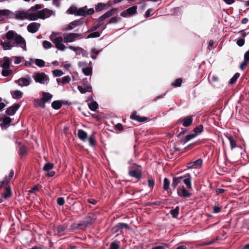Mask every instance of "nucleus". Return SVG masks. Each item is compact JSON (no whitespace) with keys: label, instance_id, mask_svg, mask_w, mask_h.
I'll list each match as a JSON object with an SVG mask.
<instances>
[{"label":"nucleus","instance_id":"nucleus-1","mask_svg":"<svg viewBox=\"0 0 249 249\" xmlns=\"http://www.w3.org/2000/svg\"><path fill=\"white\" fill-rule=\"evenodd\" d=\"M0 45L4 50H10L16 47L21 48L24 51H27L25 39L13 30H10L1 36Z\"/></svg>","mask_w":249,"mask_h":249},{"label":"nucleus","instance_id":"nucleus-2","mask_svg":"<svg viewBox=\"0 0 249 249\" xmlns=\"http://www.w3.org/2000/svg\"><path fill=\"white\" fill-rule=\"evenodd\" d=\"M42 8V6L40 4H36L35 6L30 8L28 11L27 16L28 20H36L40 18L39 9Z\"/></svg>","mask_w":249,"mask_h":249},{"label":"nucleus","instance_id":"nucleus-3","mask_svg":"<svg viewBox=\"0 0 249 249\" xmlns=\"http://www.w3.org/2000/svg\"><path fill=\"white\" fill-rule=\"evenodd\" d=\"M33 78L36 83L44 85H48L50 81L48 76L44 72H35Z\"/></svg>","mask_w":249,"mask_h":249},{"label":"nucleus","instance_id":"nucleus-4","mask_svg":"<svg viewBox=\"0 0 249 249\" xmlns=\"http://www.w3.org/2000/svg\"><path fill=\"white\" fill-rule=\"evenodd\" d=\"M50 40L54 44L55 47L58 50L61 51H63L66 49V46L63 43V39L62 36H53V35H51L50 36Z\"/></svg>","mask_w":249,"mask_h":249},{"label":"nucleus","instance_id":"nucleus-5","mask_svg":"<svg viewBox=\"0 0 249 249\" xmlns=\"http://www.w3.org/2000/svg\"><path fill=\"white\" fill-rule=\"evenodd\" d=\"M129 175L132 177L140 179L142 177L141 166L134 165L129 167Z\"/></svg>","mask_w":249,"mask_h":249},{"label":"nucleus","instance_id":"nucleus-6","mask_svg":"<svg viewBox=\"0 0 249 249\" xmlns=\"http://www.w3.org/2000/svg\"><path fill=\"white\" fill-rule=\"evenodd\" d=\"M31 82L32 79L29 75L21 77L15 81V83L21 88L30 86Z\"/></svg>","mask_w":249,"mask_h":249},{"label":"nucleus","instance_id":"nucleus-7","mask_svg":"<svg viewBox=\"0 0 249 249\" xmlns=\"http://www.w3.org/2000/svg\"><path fill=\"white\" fill-rule=\"evenodd\" d=\"M77 89L81 93L91 91V87L86 78L83 79L82 86H78Z\"/></svg>","mask_w":249,"mask_h":249},{"label":"nucleus","instance_id":"nucleus-8","mask_svg":"<svg viewBox=\"0 0 249 249\" xmlns=\"http://www.w3.org/2000/svg\"><path fill=\"white\" fill-rule=\"evenodd\" d=\"M81 34L70 33L64 34V41L65 43H70L74 41L77 38L80 36Z\"/></svg>","mask_w":249,"mask_h":249},{"label":"nucleus","instance_id":"nucleus-9","mask_svg":"<svg viewBox=\"0 0 249 249\" xmlns=\"http://www.w3.org/2000/svg\"><path fill=\"white\" fill-rule=\"evenodd\" d=\"M40 18L45 19L49 18L51 16H54L55 12L54 11L50 10L47 8L43 9L39 11Z\"/></svg>","mask_w":249,"mask_h":249},{"label":"nucleus","instance_id":"nucleus-10","mask_svg":"<svg viewBox=\"0 0 249 249\" xmlns=\"http://www.w3.org/2000/svg\"><path fill=\"white\" fill-rule=\"evenodd\" d=\"M93 222V219L90 216H88L86 217L84 220L81 221L80 223L77 224V226L75 228H79L81 227L83 228H86L89 225L91 224ZM72 228H75V227L71 226Z\"/></svg>","mask_w":249,"mask_h":249},{"label":"nucleus","instance_id":"nucleus-11","mask_svg":"<svg viewBox=\"0 0 249 249\" xmlns=\"http://www.w3.org/2000/svg\"><path fill=\"white\" fill-rule=\"evenodd\" d=\"M137 7L136 6H133L130 8H128L126 10L123 11L121 13V16L123 17H127L129 16H131L135 14L137 12Z\"/></svg>","mask_w":249,"mask_h":249},{"label":"nucleus","instance_id":"nucleus-12","mask_svg":"<svg viewBox=\"0 0 249 249\" xmlns=\"http://www.w3.org/2000/svg\"><path fill=\"white\" fill-rule=\"evenodd\" d=\"M69 48L70 50L74 51L76 53V54H82L83 56H88V53L87 51L81 47L70 46Z\"/></svg>","mask_w":249,"mask_h":249},{"label":"nucleus","instance_id":"nucleus-13","mask_svg":"<svg viewBox=\"0 0 249 249\" xmlns=\"http://www.w3.org/2000/svg\"><path fill=\"white\" fill-rule=\"evenodd\" d=\"M40 27V24L37 22H32L27 26V30L31 33H35Z\"/></svg>","mask_w":249,"mask_h":249},{"label":"nucleus","instance_id":"nucleus-14","mask_svg":"<svg viewBox=\"0 0 249 249\" xmlns=\"http://www.w3.org/2000/svg\"><path fill=\"white\" fill-rule=\"evenodd\" d=\"M203 161L201 159H198L195 161H191L187 165V167L189 169L198 168L202 165Z\"/></svg>","mask_w":249,"mask_h":249},{"label":"nucleus","instance_id":"nucleus-15","mask_svg":"<svg viewBox=\"0 0 249 249\" xmlns=\"http://www.w3.org/2000/svg\"><path fill=\"white\" fill-rule=\"evenodd\" d=\"M177 193L178 196L183 197H188L191 195V193L187 191L183 186L181 187H178L177 189Z\"/></svg>","mask_w":249,"mask_h":249},{"label":"nucleus","instance_id":"nucleus-16","mask_svg":"<svg viewBox=\"0 0 249 249\" xmlns=\"http://www.w3.org/2000/svg\"><path fill=\"white\" fill-rule=\"evenodd\" d=\"M181 122L184 126L188 127L192 124L193 117L192 116H186L182 119Z\"/></svg>","mask_w":249,"mask_h":249},{"label":"nucleus","instance_id":"nucleus-17","mask_svg":"<svg viewBox=\"0 0 249 249\" xmlns=\"http://www.w3.org/2000/svg\"><path fill=\"white\" fill-rule=\"evenodd\" d=\"M117 11V8H113L107 12L106 13H105L103 15H102L101 17H100L99 18L103 21L111 17L113 15H114L116 12Z\"/></svg>","mask_w":249,"mask_h":249},{"label":"nucleus","instance_id":"nucleus-18","mask_svg":"<svg viewBox=\"0 0 249 249\" xmlns=\"http://www.w3.org/2000/svg\"><path fill=\"white\" fill-rule=\"evenodd\" d=\"M27 14L28 11H18L15 14V18L16 19L20 20L28 19Z\"/></svg>","mask_w":249,"mask_h":249},{"label":"nucleus","instance_id":"nucleus-19","mask_svg":"<svg viewBox=\"0 0 249 249\" xmlns=\"http://www.w3.org/2000/svg\"><path fill=\"white\" fill-rule=\"evenodd\" d=\"M183 177H175L173 178L172 186L174 188H176L178 185L181 184L182 183Z\"/></svg>","mask_w":249,"mask_h":249},{"label":"nucleus","instance_id":"nucleus-20","mask_svg":"<svg viewBox=\"0 0 249 249\" xmlns=\"http://www.w3.org/2000/svg\"><path fill=\"white\" fill-rule=\"evenodd\" d=\"M19 107V105H16L8 107L6 110V114L8 115H14L18 109Z\"/></svg>","mask_w":249,"mask_h":249},{"label":"nucleus","instance_id":"nucleus-21","mask_svg":"<svg viewBox=\"0 0 249 249\" xmlns=\"http://www.w3.org/2000/svg\"><path fill=\"white\" fill-rule=\"evenodd\" d=\"M13 176L14 171L13 170H11L10 171L9 177H6L2 181L0 182V188H1L4 185L8 184Z\"/></svg>","mask_w":249,"mask_h":249},{"label":"nucleus","instance_id":"nucleus-22","mask_svg":"<svg viewBox=\"0 0 249 249\" xmlns=\"http://www.w3.org/2000/svg\"><path fill=\"white\" fill-rule=\"evenodd\" d=\"M182 182H183L188 189L192 188L191 179L190 175H186L183 177Z\"/></svg>","mask_w":249,"mask_h":249},{"label":"nucleus","instance_id":"nucleus-23","mask_svg":"<svg viewBox=\"0 0 249 249\" xmlns=\"http://www.w3.org/2000/svg\"><path fill=\"white\" fill-rule=\"evenodd\" d=\"M34 105L36 107L44 108L45 107V103L42 98L36 99L34 101Z\"/></svg>","mask_w":249,"mask_h":249},{"label":"nucleus","instance_id":"nucleus-24","mask_svg":"<svg viewBox=\"0 0 249 249\" xmlns=\"http://www.w3.org/2000/svg\"><path fill=\"white\" fill-rule=\"evenodd\" d=\"M11 61L8 57H4L1 61V66L3 69L10 68Z\"/></svg>","mask_w":249,"mask_h":249},{"label":"nucleus","instance_id":"nucleus-25","mask_svg":"<svg viewBox=\"0 0 249 249\" xmlns=\"http://www.w3.org/2000/svg\"><path fill=\"white\" fill-rule=\"evenodd\" d=\"M11 94L14 99L18 100L22 98L23 92L18 90H15L11 92Z\"/></svg>","mask_w":249,"mask_h":249},{"label":"nucleus","instance_id":"nucleus-26","mask_svg":"<svg viewBox=\"0 0 249 249\" xmlns=\"http://www.w3.org/2000/svg\"><path fill=\"white\" fill-rule=\"evenodd\" d=\"M77 135L78 138L83 141H85L88 138L87 133L82 129H79L78 131Z\"/></svg>","mask_w":249,"mask_h":249},{"label":"nucleus","instance_id":"nucleus-27","mask_svg":"<svg viewBox=\"0 0 249 249\" xmlns=\"http://www.w3.org/2000/svg\"><path fill=\"white\" fill-rule=\"evenodd\" d=\"M131 118L139 122H143L147 120L146 117H142L134 112L131 116Z\"/></svg>","mask_w":249,"mask_h":249},{"label":"nucleus","instance_id":"nucleus-28","mask_svg":"<svg viewBox=\"0 0 249 249\" xmlns=\"http://www.w3.org/2000/svg\"><path fill=\"white\" fill-rule=\"evenodd\" d=\"M104 23V21H103L100 18H99L98 20V23L92 27L90 29L88 30V32L90 33L94 31L97 29L99 28L101 25H102Z\"/></svg>","mask_w":249,"mask_h":249},{"label":"nucleus","instance_id":"nucleus-29","mask_svg":"<svg viewBox=\"0 0 249 249\" xmlns=\"http://www.w3.org/2000/svg\"><path fill=\"white\" fill-rule=\"evenodd\" d=\"M170 184V180L167 178H165L163 180V188L164 190L167 191L168 193H169L170 191L169 189Z\"/></svg>","mask_w":249,"mask_h":249},{"label":"nucleus","instance_id":"nucleus-30","mask_svg":"<svg viewBox=\"0 0 249 249\" xmlns=\"http://www.w3.org/2000/svg\"><path fill=\"white\" fill-rule=\"evenodd\" d=\"M87 6L77 8L76 16H85L86 15Z\"/></svg>","mask_w":249,"mask_h":249},{"label":"nucleus","instance_id":"nucleus-31","mask_svg":"<svg viewBox=\"0 0 249 249\" xmlns=\"http://www.w3.org/2000/svg\"><path fill=\"white\" fill-rule=\"evenodd\" d=\"M52 95L50 93L44 92L42 93V98L44 101L45 103H46V102L50 101L52 99Z\"/></svg>","mask_w":249,"mask_h":249},{"label":"nucleus","instance_id":"nucleus-32","mask_svg":"<svg viewBox=\"0 0 249 249\" xmlns=\"http://www.w3.org/2000/svg\"><path fill=\"white\" fill-rule=\"evenodd\" d=\"M71 77L69 76H66L63 77L61 80L60 79H57V82L59 84L61 82L63 84L69 83L71 81Z\"/></svg>","mask_w":249,"mask_h":249},{"label":"nucleus","instance_id":"nucleus-33","mask_svg":"<svg viewBox=\"0 0 249 249\" xmlns=\"http://www.w3.org/2000/svg\"><path fill=\"white\" fill-rule=\"evenodd\" d=\"M82 71L86 75L90 76L91 75L92 72V67H88L87 68H83Z\"/></svg>","mask_w":249,"mask_h":249},{"label":"nucleus","instance_id":"nucleus-34","mask_svg":"<svg viewBox=\"0 0 249 249\" xmlns=\"http://www.w3.org/2000/svg\"><path fill=\"white\" fill-rule=\"evenodd\" d=\"M227 138L229 140L230 142V145L231 149H232L233 148L236 146V142L231 136H227Z\"/></svg>","mask_w":249,"mask_h":249},{"label":"nucleus","instance_id":"nucleus-35","mask_svg":"<svg viewBox=\"0 0 249 249\" xmlns=\"http://www.w3.org/2000/svg\"><path fill=\"white\" fill-rule=\"evenodd\" d=\"M179 208L178 206L176 207L175 209L170 210V213L173 217L176 218L177 217L179 213Z\"/></svg>","mask_w":249,"mask_h":249},{"label":"nucleus","instance_id":"nucleus-36","mask_svg":"<svg viewBox=\"0 0 249 249\" xmlns=\"http://www.w3.org/2000/svg\"><path fill=\"white\" fill-rule=\"evenodd\" d=\"M89 108L92 111H95L98 107V104L94 101H91L89 103Z\"/></svg>","mask_w":249,"mask_h":249},{"label":"nucleus","instance_id":"nucleus-37","mask_svg":"<svg viewBox=\"0 0 249 249\" xmlns=\"http://www.w3.org/2000/svg\"><path fill=\"white\" fill-rule=\"evenodd\" d=\"M54 167V165L53 163L49 162L46 163L43 167V170L45 171H49L51 169H52Z\"/></svg>","mask_w":249,"mask_h":249},{"label":"nucleus","instance_id":"nucleus-38","mask_svg":"<svg viewBox=\"0 0 249 249\" xmlns=\"http://www.w3.org/2000/svg\"><path fill=\"white\" fill-rule=\"evenodd\" d=\"M62 106V104L60 102L58 101H55L53 102L52 104V107L53 108L55 109H59Z\"/></svg>","mask_w":249,"mask_h":249},{"label":"nucleus","instance_id":"nucleus-39","mask_svg":"<svg viewBox=\"0 0 249 249\" xmlns=\"http://www.w3.org/2000/svg\"><path fill=\"white\" fill-rule=\"evenodd\" d=\"M9 12L8 10H0V20H2L4 17L7 16Z\"/></svg>","mask_w":249,"mask_h":249},{"label":"nucleus","instance_id":"nucleus-40","mask_svg":"<svg viewBox=\"0 0 249 249\" xmlns=\"http://www.w3.org/2000/svg\"><path fill=\"white\" fill-rule=\"evenodd\" d=\"M77 11V8L75 6H71L68 10H67V12L70 14H74L76 16Z\"/></svg>","mask_w":249,"mask_h":249},{"label":"nucleus","instance_id":"nucleus-41","mask_svg":"<svg viewBox=\"0 0 249 249\" xmlns=\"http://www.w3.org/2000/svg\"><path fill=\"white\" fill-rule=\"evenodd\" d=\"M12 72V71L9 68L3 69L1 74L3 76H8Z\"/></svg>","mask_w":249,"mask_h":249},{"label":"nucleus","instance_id":"nucleus-42","mask_svg":"<svg viewBox=\"0 0 249 249\" xmlns=\"http://www.w3.org/2000/svg\"><path fill=\"white\" fill-rule=\"evenodd\" d=\"M35 64L39 67L45 66V61L42 59H36L35 61Z\"/></svg>","mask_w":249,"mask_h":249},{"label":"nucleus","instance_id":"nucleus-43","mask_svg":"<svg viewBox=\"0 0 249 249\" xmlns=\"http://www.w3.org/2000/svg\"><path fill=\"white\" fill-rule=\"evenodd\" d=\"M197 136V134H190L186 136L184 139V142H187L190 140L195 138Z\"/></svg>","mask_w":249,"mask_h":249},{"label":"nucleus","instance_id":"nucleus-44","mask_svg":"<svg viewBox=\"0 0 249 249\" xmlns=\"http://www.w3.org/2000/svg\"><path fill=\"white\" fill-rule=\"evenodd\" d=\"M100 36V33L99 32H94L89 34L87 37V38H96Z\"/></svg>","mask_w":249,"mask_h":249},{"label":"nucleus","instance_id":"nucleus-45","mask_svg":"<svg viewBox=\"0 0 249 249\" xmlns=\"http://www.w3.org/2000/svg\"><path fill=\"white\" fill-rule=\"evenodd\" d=\"M11 195V191L10 187H6L5 193L2 195V196L4 198H7L10 197Z\"/></svg>","mask_w":249,"mask_h":249},{"label":"nucleus","instance_id":"nucleus-46","mask_svg":"<svg viewBox=\"0 0 249 249\" xmlns=\"http://www.w3.org/2000/svg\"><path fill=\"white\" fill-rule=\"evenodd\" d=\"M203 129V126L201 124L196 126L194 130L195 134H197V135L201 133Z\"/></svg>","mask_w":249,"mask_h":249},{"label":"nucleus","instance_id":"nucleus-47","mask_svg":"<svg viewBox=\"0 0 249 249\" xmlns=\"http://www.w3.org/2000/svg\"><path fill=\"white\" fill-rule=\"evenodd\" d=\"M53 73L55 77H60L64 74L63 72L60 70H55L53 71Z\"/></svg>","mask_w":249,"mask_h":249},{"label":"nucleus","instance_id":"nucleus-48","mask_svg":"<svg viewBox=\"0 0 249 249\" xmlns=\"http://www.w3.org/2000/svg\"><path fill=\"white\" fill-rule=\"evenodd\" d=\"M75 27H76L75 24L74 23V21H72L70 22L67 27H65V29H64V30H71L73 29H74Z\"/></svg>","mask_w":249,"mask_h":249},{"label":"nucleus","instance_id":"nucleus-49","mask_svg":"<svg viewBox=\"0 0 249 249\" xmlns=\"http://www.w3.org/2000/svg\"><path fill=\"white\" fill-rule=\"evenodd\" d=\"M42 45L43 47L46 49H50L53 46L52 44L48 41H44L42 42Z\"/></svg>","mask_w":249,"mask_h":249},{"label":"nucleus","instance_id":"nucleus-50","mask_svg":"<svg viewBox=\"0 0 249 249\" xmlns=\"http://www.w3.org/2000/svg\"><path fill=\"white\" fill-rule=\"evenodd\" d=\"M27 150L25 146H22L20 147L19 151V153L20 155L23 156L27 154Z\"/></svg>","mask_w":249,"mask_h":249},{"label":"nucleus","instance_id":"nucleus-51","mask_svg":"<svg viewBox=\"0 0 249 249\" xmlns=\"http://www.w3.org/2000/svg\"><path fill=\"white\" fill-rule=\"evenodd\" d=\"M240 74L239 73H236L234 76L230 79L229 83L231 84H233L236 81L238 78L239 77Z\"/></svg>","mask_w":249,"mask_h":249},{"label":"nucleus","instance_id":"nucleus-52","mask_svg":"<svg viewBox=\"0 0 249 249\" xmlns=\"http://www.w3.org/2000/svg\"><path fill=\"white\" fill-rule=\"evenodd\" d=\"M249 33H247L246 30H243L239 31L238 34L239 35V38H244Z\"/></svg>","mask_w":249,"mask_h":249},{"label":"nucleus","instance_id":"nucleus-53","mask_svg":"<svg viewBox=\"0 0 249 249\" xmlns=\"http://www.w3.org/2000/svg\"><path fill=\"white\" fill-rule=\"evenodd\" d=\"M106 4L103 3H98L95 7V10L97 11L102 10L105 7Z\"/></svg>","mask_w":249,"mask_h":249},{"label":"nucleus","instance_id":"nucleus-54","mask_svg":"<svg viewBox=\"0 0 249 249\" xmlns=\"http://www.w3.org/2000/svg\"><path fill=\"white\" fill-rule=\"evenodd\" d=\"M13 58L14 59V63L15 64H18L20 63L21 62L22 60L23 59V57L21 56H15Z\"/></svg>","mask_w":249,"mask_h":249},{"label":"nucleus","instance_id":"nucleus-55","mask_svg":"<svg viewBox=\"0 0 249 249\" xmlns=\"http://www.w3.org/2000/svg\"><path fill=\"white\" fill-rule=\"evenodd\" d=\"M215 241L214 239H212L209 241H204L199 245V246H207L212 244Z\"/></svg>","mask_w":249,"mask_h":249},{"label":"nucleus","instance_id":"nucleus-56","mask_svg":"<svg viewBox=\"0 0 249 249\" xmlns=\"http://www.w3.org/2000/svg\"><path fill=\"white\" fill-rule=\"evenodd\" d=\"M3 123L5 124H8L11 122V119L8 116H4L2 118Z\"/></svg>","mask_w":249,"mask_h":249},{"label":"nucleus","instance_id":"nucleus-57","mask_svg":"<svg viewBox=\"0 0 249 249\" xmlns=\"http://www.w3.org/2000/svg\"><path fill=\"white\" fill-rule=\"evenodd\" d=\"M182 83V80L180 78L177 79L173 84L175 87H180Z\"/></svg>","mask_w":249,"mask_h":249},{"label":"nucleus","instance_id":"nucleus-58","mask_svg":"<svg viewBox=\"0 0 249 249\" xmlns=\"http://www.w3.org/2000/svg\"><path fill=\"white\" fill-rule=\"evenodd\" d=\"M236 44L240 47L243 46L245 44V40L242 38H239L236 41Z\"/></svg>","mask_w":249,"mask_h":249},{"label":"nucleus","instance_id":"nucleus-59","mask_svg":"<svg viewBox=\"0 0 249 249\" xmlns=\"http://www.w3.org/2000/svg\"><path fill=\"white\" fill-rule=\"evenodd\" d=\"M89 143L90 145H91V146L94 145L95 142V138H94V137L93 135L91 136L89 138Z\"/></svg>","mask_w":249,"mask_h":249},{"label":"nucleus","instance_id":"nucleus-60","mask_svg":"<svg viewBox=\"0 0 249 249\" xmlns=\"http://www.w3.org/2000/svg\"><path fill=\"white\" fill-rule=\"evenodd\" d=\"M119 248V245L117 243L112 242L110 246L109 249H118Z\"/></svg>","mask_w":249,"mask_h":249},{"label":"nucleus","instance_id":"nucleus-61","mask_svg":"<svg viewBox=\"0 0 249 249\" xmlns=\"http://www.w3.org/2000/svg\"><path fill=\"white\" fill-rule=\"evenodd\" d=\"M57 203L60 206L64 205L65 203L64 198L62 197H58L57 199Z\"/></svg>","mask_w":249,"mask_h":249},{"label":"nucleus","instance_id":"nucleus-62","mask_svg":"<svg viewBox=\"0 0 249 249\" xmlns=\"http://www.w3.org/2000/svg\"><path fill=\"white\" fill-rule=\"evenodd\" d=\"M39 189V186L38 185H35L34 187H33L31 190H29L30 193H34L36 192Z\"/></svg>","mask_w":249,"mask_h":249},{"label":"nucleus","instance_id":"nucleus-63","mask_svg":"<svg viewBox=\"0 0 249 249\" xmlns=\"http://www.w3.org/2000/svg\"><path fill=\"white\" fill-rule=\"evenodd\" d=\"M120 19V18H116V17H113L110 20H109L108 22L109 23H115L117 22Z\"/></svg>","mask_w":249,"mask_h":249},{"label":"nucleus","instance_id":"nucleus-64","mask_svg":"<svg viewBox=\"0 0 249 249\" xmlns=\"http://www.w3.org/2000/svg\"><path fill=\"white\" fill-rule=\"evenodd\" d=\"M155 182L152 178H149L148 180V185L149 187L153 188L154 186Z\"/></svg>","mask_w":249,"mask_h":249}]
</instances>
